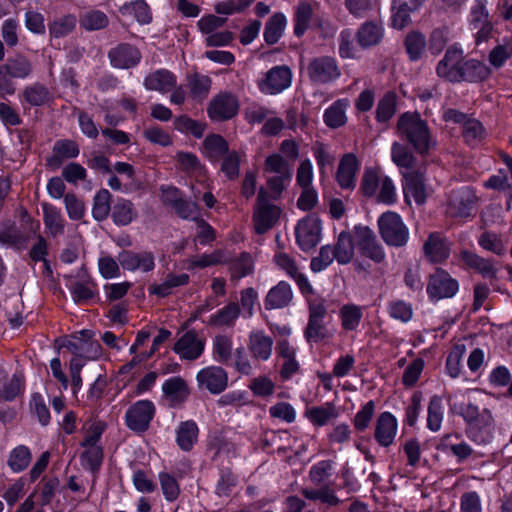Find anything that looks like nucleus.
<instances>
[{
    "label": "nucleus",
    "mask_w": 512,
    "mask_h": 512,
    "mask_svg": "<svg viewBox=\"0 0 512 512\" xmlns=\"http://www.w3.org/2000/svg\"><path fill=\"white\" fill-rule=\"evenodd\" d=\"M397 131L400 138L420 154L427 153L436 145L427 123L417 113L402 114L397 122Z\"/></svg>",
    "instance_id": "f257e3e1"
},
{
    "label": "nucleus",
    "mask_w": 512,
    "mask_h": 512,
    "mask_svg": "<svg viewBox=\"0 0 512 512\" xmlns=\"http://www.w3.org/2000/svg\"><path fill=\"white\" fill-rule=\"evenodd\" d=\"M354 237L350 232L342 231L338 235L335 245L322 246L318 256L311 260V270L316 273L321 272L334 260L339 265L349 264L355 255Z\"/></svg>",
    "instance_id": "f03ea898"
},
{
    "label": "nucleus",
    "mask_w": 512,
    "mask_h": 512,
    "mask_svg": "<svg viewBox=\"0 0 512 512\" xmlns=\"http://www.w3.org/2000/svg\"><path fill=\"white\" fill-rule=\"evenodd\" d=\"M364 195L376 197L378 202L391 205L396 202L397 190L393 180L380 171L367 169L361 182Z\"/></svg>",
    "instance_id": "7ed1b4c3"
},
{
    "label": "nucleus",
    "mask_w": 512,
    "mask_h": 512,
    "mask_svg": "<svg viewBox=\"0 0 512 512\" xmlns=\"http://www.w3.org/2000/svg\"><path fill=\"white\" fill-rule=\"evenodd\" d=\"M379 232L389 246H404L409 239V230L401 216L396 212L387 211L378 219Z\"/></svg>",
    "instance_id": "20e7f679"
},
{
    "label": "nucleus",
    "mask_w": 512,
    "mask_h": 512,
    "mask_svg": "<svg viewBox=\"0 0 512 512\" xmlns=\"http://www.w3.org/2000/svg\"><path fill=\"white\" fill-rule=\"evenodd\" d=\"M280 214V208L270 203L267 192L261 188L258 192L257 205L253 214L255 231L258 234H263L270 230L278 221Z\"/></svg>",
    "instance_id": "39448f33"
},
{
    "label": "nucleus",
    "mask_w": 512,
    "mask_h": 512,
    "mask_svg": "<svg viewBox=\"0 0 512 512\" xmlns=\"http://www.w3.org/2000/svg\"><path fill=\"white\" fill-rule=\"evenodd\" d=\"M63 346L73 355H80L86 360H97L103 355V349L99 342L93 340L91 330H81L75 333Z\"/></svg>",
    "instance_id": "423d86ee"
},
{
    "label": "nucleus",
    "mask_w": 512,
    "mask_h": 512,
    "mask_svg": "<svg viewBox=\"0 0 512 512\" xmlns=\"http://www.w3.org/2000/svg\"><path fill=\"white\" fill-rule=\"evenodd\" d=\"M292 72L288 66H275L257 81L258 89L266 95H276L291 86Z\"/></svg>",
    "instance_id": "0eeeda50"
},
{
    "label": "nucleus",
    "mask_w": 512,
    "mask_h": 512,
    "mask_svg": "<svg viewBox=\"0 0 512 512\" xmlns=\"http://www.w3.org/2000/svg\"><path fill=\"white\" fill-rule=\"evenodd\" d=\"M103 429L99 425H93L87 431L82 442L81 463L84 467L94 471L99 468L103 459V450L99 444Z\"/></svg>",
    "instance_id": "6e6552de"
},
{
    "label": "nucleus",
    "mask_w": 512,
    "mask_h": 512,
    "mask_svg": "<svg viewBox=\"0 0 512 512\" xmlns=\"http://www.w3.org/2000/svg\"><path fill=\"white\" fill-rule=\"evenodd\" d=\"M356 245L359 252L376 263L385 259V252L377 241L375 233L365 225H355L353 228Z\"/></svg>",
    "instance_id": "1a4fd4ad"
},
{
    "label": "nucleus",
    "mask_w": 512,
    "mask_h": 512,
    "mask_svg": "<svg viewBox=\"0 0 512 512\" xmlns=\"http://www.w3.org/2000/svg\"><path fill=\"white\" fill-rule=\"evenodd\" d=\"M310 80L316 84H328L336 81L340 75V69L335 58L321 56L314 58L307 66Z\"/></svg>",
    "instance_id": "9d476101"
},
{
    "label": "nucleus",
    "mask_w": 512,
    "mask_h": 512,
    "mask_svg": "<svg viewBox=\"0 0 512 512\" xmlns=\"http://www.w3.org/2000/svg\"><path fill=\"white\" fill-rule=\"evenodd\" d=\"M459 289L458 282L442 269H437L430 276L427 285V294L431 301H439L453 297Z\"/></svg>",
    "instance_id": "9b49d317"
},
{
    "label": "nucleus",
    "mask_w": 512,
    "mask_h": 512,
    "mask_svg": "<svg viewBox=\"0 0 512 512\" xmlns=\"http://www.w3.org/2000/svg\"><path fill=\"white\" fill-rule=\"evenodd\" d=\"M321 238V222L315 215L301 219L296 226V240L303 251L313 249Z\"/></svg>",
    "instance_id": "f8f14e48"
},
{
    "label": "nucleus",
    "mask_w": 512,
    "mask_h": 512,
    "mask_svg": "<svg viewBox=\"0 0 512 512\" xmlns=\"http://www.w3.org/2000/svg\"><path fill=\"white\" fill-rule=\"evenodd\" d=\"M155 413V406L150 400H139L125 414L126 425L133 431H145Z\"/></svg>",
    "instance_id": "ddd939ff"
},
{
    "label": "nucleus",
    "mask_w": 512,
    "mask_h": 512,
    "mask_svg": "<svg viewBox=\"0 0 512 512\" xmlns=\"http://www.w3.org/2000/svg\"><path fill=\"white\" fill-rule=\"evenodd\" d=\"M462 63V49L451 46L445 52L444 57L439 61L436 67V73L440 78L449 82H460Z\"/></svg>",
    "instance_id": "4468645a"
},
{
    "label": "nucleus",
    "mask_w": 512,
    "mask_h": 512,
    "mask_svg": "<svg viewBox=\"0 0 512 512\" xmlns=\"http://www.w3.org/2000/svg\"><path fill=\"white\" fill-rule=\"evenodd\" d=\"M239 110V101L231 93L222 92L210 101L207 112L211 120L224 121L233 118Z\"/></svg>",
    "instance_id": "2eb2a0df"
},
{
    "label": "nucleus",
    "mask_w": 512,
    "mask_h": 512,
    "mask_svg": "<svg viewBox=\"0 0 512 512\" xmlns=\"http://www.w3.org/2000/svg\"><path fill=\"white\" fill-rule=\"evenodd\" d=\"M196 381L200 389H205L212 394H220L228 385V375L219 366H207L196 375Z\"/></svg>",
    "instance_id": "dca6fc26"
},
{
    "label": "nucleus",
    "mask_w": 512,
    "mask_h": 512,
    "mask_svg": "<svg viewBox=\"0 0 512 512\" xmlns=\"http://www.w3.org/2000/svg\"><path fill=\"white\" fill-rule=\"evenodd\" d=\"M398 433V421L388 412H382L375 423L374 438L381 447L393 445Z\"/></svg>",
    "instance_id": "f3484780"
},
{
    "label": "nucleus",
    "mask_w": 512,
    "mask_h": 512,
    "mask_svg": "<svg viewBox=\"0 0 512 512\" xmlns=\"http://www.w3.org/2000/svg\"><path fill=\"white\" fill-rule=\"evenodd\" d=\"M494 421L490 411L484 409L481 416L475 422H471L467 428V436L476 444H487L493 438Z\"/></svg>",
    "instance_id": "a211bd4d"
},
{
    "label": "nucleus",
    "mask_w": 512,
    "mask_h": 512,
    "mask_svg": "<svg viewBox=\"0 0 512 512\" xmlns=\"http://www.w3.org/2000/svg\"><path fill=\"white\" fill-rule=\"evenodd\" d=\"M118 261L123 269L128 271L140 270L142 272L152 271L155 267V257L152 252L122 251L118 255Z\"/></svg>",
    "instance_id": "6ab92c4d"
},
{
    "label": "nucleus",
    "mask_w": 512,
    "mask_h": 512,
    "mask_svg": "<svg viewBox=\"0 0 512 512\" xmlns=\"http://www.w3.org/2000/svg\"><path fill=\"white\" fill-rule=\"evenodd\" d=\"M360 162L355 154L347 153L340 159L336 180L342 189H353L356 186V175Z\"/></svg>",
    "instance_id": "aec40b11"
},
{
    "label": "nucleus",
    "mask_w": 512,
    "mask_h": 512,
    "mask_svg": "<svg viewBox=\"0 0 512 512\" xmlns=\"http://www.w3.org/2000/svg\"><path fill=\"white\" fill-rule=\"evenodd\" d=\"M205 341L194 331L186 332L174 345V351L181 358L195 360L201 356Z\"/></svg>",
    "instance_id": "412c9836"
},
{
    "label": "nucleus",
    "mask_w": 512,
    "mask_h": 512,
    "mask_svg": "<svg viewBox=\"0 0 512 512\" xmlns=\"http://www.w3.org/2000/svg\"><path fill=\"white\" fill-rule=\"evenodd\" d=\"M403 192L407 202L413 200L418 205L423 204L427 197L423 175L416 171L404 173Z\"/></svg>",
    "instance_id": "4be33fe9"
},
{
    "label": "nucleus",
    "mask_w": 512,
    "mask_h": 512,
    "mask_svg": "<svg viewBox=\"0 0 512 512\" xmlns=\"http://www.w3.org/2000/svg\"><path fill=\"white\" fill-rule=\"evenodd\" d=\"M274 262L278 268L283 270L290 278L294 279L303 294L312 293V286L308 279L299 272L294 259L288 254L278 252L274 256Z\"/></svg>",
    "instance_id": "5701e85b"
},
{
    "label": "nucleus",
    "mask_w": 512,
    "mask_h": 512,
    "mask_svg": "<svg viewBox=\"0 0 512 512\" xmlns=\"http://www.w3.org/2000/svg\"><path fill=\"white\" fill-rule=\"evenodd\" d=\"M111 65L119 69H129L141 60L140 51L129 44H120L109 52Z\"/></svg>",
    "instance_id": "b1692460"
},
{
    "label": "nucleus",
    "mask_w": 512,
    "mask_h": 512,
    "mask_svg": "<svg viewBox=\"0 0 512 512\" xmlns=\"http://www.w3.org/2000/svg\"><path fill=\"white\" fill-rule=\"evenodd\" d=\"M384 27L377 21H366L360 25L356 32L358 45L363 49H368L378 45L384 37Z\"/></svg>",
    "instance_id": "393cba45"
},
{
    "label": "nucleus",
    "mask_w": 512,
    "mask_h": 512,
    "mask_svg": "<svg viewBox=\"0 0 512 512\" xmlns=\"http://www.w3.org/2000/svg\"><path fill=\"white\" fill-rule=\"evenodd\" d=\"M176 83V76L166 69H158L148 74L143 81V85L147 90L157 91L162 94L170 92Z\"/></svg>",
    "instance_id": "a878e982"
},
{
    "label": "nucleus",
    "mask_w": 512,
    "mask_h": 512,
    "mask_svg": "<svg viewBox=\"0 0 512 512\" xmlns=\"http://www.w3.org/2000/svg\"><path fill=\"white\" fill-rule=\"evenodd\" d=\"M248 349L254 359L267 361L272 354L273 340L261 330H254L249 335Z\"/></svg>",
    "instance_id": "bb28decb"
},
{
    "label": "nucleus",
    "mask_w": 512,
    "mask_h": 512,
    "mask_svg": "<svg viewBox=\"0 0 512 512\" xmlns=\"http://www.w3.org/2000/svg\"><path fill=\"white\" fill-rule=\"evenodd\" d=\"M304 415L313 425L322 427L338 418L339 411L333 403L326 402L320 406L307 408Z\"/></svg>",
    "instance_id": "cd10ccee"
},
{
    "label": "nucleus",
    "mask_w": 512,
    "mask_h": 512,
    "mask_svg": "<svg viewBox=\"0 0 512 512\" xmlns=\"http://www.w3.org/2000/svg\"><path fill=\"white\" fill-rule=\"evenodd\" d=\"M165 398L172 404L183 402L189 395V389L184 379L179 376L170 377L162 384Z\"/></svg>",
    "instance_id": "c85d7f7f"
},
{
    "label": "nucleus",
    "mask_w": 512,
    "mask_h": 512,
    "mask_svg": "<svg viewBox=\"0 0 512 512\" xmlns=\"http://www.w3.org/2000/svg\"><path fill=\"white\" fill-rule=\"evenodd\" d=\"M425 253L432 262L439 263L448 258L450 254V245L438 233H432L424 245Z\"/></svg>",
    "instance_id": "c756f323"
},
{
    "label": "nucleus",
    "mask_w": 512,
    "mask_h": 512,
    "mask_svg": "<svg viewBox=\"0 0 512 512\" xmlns=\"http://www.w3.org/2000/svg\"><path fill=\"white\" fill-rule=\"evenodd\" d=\"M293 297L291 287L288 283L280 281L271 288L265 299L266 309H279L287 306Z\"/></svg>",
    "instance_id": "7c9ffc66"
},
{
    "label": "nucleus",
    "mask_w": 512,
    "mask_h": 512,
    "mask_svg": "<svg viewBox=\"0 0 512 512\" xmlns=\"http://www.w3.org/2000/svg\"><path fill=\"white\" fill-rule=\"evenodd\" d=\"M439 448L443 451H450L459 461L468 458L473 452L468 443L460 440L458 434L445 435L439 443Z\"/></svg>",
    "instance_id": "2f4dec72"
},
{
    "label": "nucleus",
    "mask_w": 512,
    "mask_h": 512,
    "mask_svg": "<svg viewBox=\"0 0 512 512\" xmlns=\"http://www.w3.org/2000/svg\"><path fill=\"white\" fill-rule=\"evenodd\" d=\"M228 260V257L222 250H216L208 254H202L183 262V267L188 270L203 269L223 263Z\"/></svg>",
    "instance_id": "473e14b6"
},
{
    "label": "nucleus",
    "mask_w": 512,
    "mask_h": 512,
    "mask_svg": "<svg viewBox=\"0 0 512 512\" xmlns=\"http://www.w3.org/2000/svg\"><path fill=\"white\" fill-rule=\"evenodd\" d=\"M198 439V427L194 421L181 422L176 429V442L183 451L193 448Z\"/></svg>",
    "instance_id": "72a5a7b5"
},
{
    "label": "nucleus",
    "mask_w": 512,
    "mask_h": 512,
    "mask_svg": "<svg viewBox=\"0 0 512 512\" xmlns=\"http://www.w3.org/2000/svg\"><path fill=\"white\" fill-rule=\"evenodd\" d=\"M363 317V307L348 303L343 305L339 310V318L341 326L346 331L356 330Z\"/></svg>",
    "instance_id": "f704fd0d"
},
{
    "label": "nucleus",
    "mask_w": 512,
    "mask_h": 512,
    "mask_svg": "<svg viewBox=\"0 0 512 512\" xmlns=\"http://www.w3.org/2000/svg\"><path fill=\"white\" fill-rule=\"evenodd\" d=\"M349 106L347 99H339L335 101L324 112V122L331 128H338L346 123V109Z\"/></svg>",
    "instance_id": "c9c22d12"
},
{
    "label": "nucleus",
    "mask_w": 512,
    "mask_h": 512,
    "mask_svg": "<svg viewBox=\"0 0 512 512\" xmlns=\"http://www.w3.org/2000/svg\"><path fill=\"white\" fill-rule=\"evenodd\" d=\"M490 73V69L480 61L473 59L463 61L461 68V81H482L487 79Z\"/></svg>",
    "instance_id": "e433bc0d"
},
{
    "label": "nucleus",
    "mask_w": 512,
    "mask_h": 512,
    "mask_svg": "<svg viewBox=\"0 0 512 512\" xmlns=\"http://www.w3.org/2000/svg\"><path fill=\"white\" fill-rule=\"evenodd\" d=\"M460 256L462 261L467 266L477 270L483 277L493 278L495 276L496 268L490 260L481 258L478 255L466 250L462 251Z\"/></svg>",
    "instance_id": "4c0bfd02"
},
{
    "label": "nucleus",
    "mask_w": 512,
    "mask_h": 512,
    "mask_svg": "<svg viewBox=\"0 0 512 512\" xmlns=\"http://www.w3.org/2000/svg\"><path fill=\"white\" fill-rule=\"evenodd\" d=\"M239 315V306L236 303H229L210 315L208 324L214 327L232 326Z\"/></svg>",
    "instance_id": "58836bf2"
},
{
    "label": "nucleus",
    "mask_w": 512,
    "mask_h": 512,
    "mask_svg": "<svg viewBox=\"0 0 512 512\" xmlns=\"http://www.w3.org/2000/svg\"><path fill=\"white\" fill-rule=\"evenodd\" d=\"M228 151V144L220 135H208L203 142V152L211 161H218Z\"/></svg>",
    "instance_id": "ea45409f"
},
{
    "label": "nucleus",
    "mask_w": 512,
    "mask_h": 512,
    "mask_svg": "<svg viewBox=\"0 0 512 512\" xmlns=\"http://www.w3.org/2000/svg\"><path fill=\"white\" fill-rule=\"evenodd\" d=\"M444 418V406L442 399L435 395L431 397L427 409V428L432 432L441 429Z\"/></svg>",
    "instance_id": "a19ab883"
},
{
    "label": "nucleus",
    "mask_w": 512,
    "mask_h": 512,
    "mask_svg": "<svg viewBox=\"0 0 512 512\" xmlns=\"http://www.w3.org/2000/svg\"><path fill=\"white\" fill-rule=\"evenodd\" d=\"M287 20L284 14L276 13L266 23L264 29V38L268 44H275L283 35Z\"/></svg>",
    "instance_id": "79ce46f5"
},
{
    "label": "nucleus",
    "mask_w": 512,
    "mask_h": 512,
    "mask_svg": "<svg viewBox=\"0 0 512 512\" xmlns=\"http://www.w3.org/2000/svg\"><path fill=\"white\" fill-rule=\"evenodd\" d=\"M133 204L126 199H118L112 208V218L117 225H128L136 217Z\"/></svg>",
    "instance_id": "37998d69"
},
{
    "label": "nucleus",
    "mask_w": 512,
    "mask_h": 512,
    "mask_svg": "<svg viewBox=\"0 0 512 512\" xmlns=\"http://www.w3.org/2000/svg\"><path fill=\"white\" fill-rule=\"evenodd\" d=\"M111 194L107 189L99 190L94 196L92 215L97 221L105 220L111 209Z\"/></svg>",
    "instance_id": "c03bdc74"
},
{
    "label": "nucleus",
    "mask_w": 512,
    "mask_h": 512,
    "mask_svg": "<svg viewBox=\"0 0 512 512\" xmlns=\"http://www.w3.org/2000/svg\"><path fill=\"white\" fill-rule=\"evenodd\" d=\"M42 208L46 228L54 236L61 234L63 232L64 225L60 211L50 204H43Z\"/></svg>",
    "instance_id": "a18cd8bd"
},
{
    "label": "nucleus",
    "mask_w": 512,
    "mask_h": 512,
    "mask_svg": "<svg viewBox=\"0 0 512 512\" xmlns=\"http://www.w3.org/2000/svg\"><path fill=\"white\" fill-rule=\"evenodd\" d=\"M345 7L356 18H364L378 10L379 0H345Z\"/></svg>",
    "instance_id": "49530a36"
},
{
    "label": "nucleus",
    "mask_w": 512,
    "mask_h": 512,
    "mask_svg": "<svg viewBox=\"0 0 512 512\" xmlns=\"http://www.w3.org/2000/svg\"><path fill=\"white\" fill-rule=\"evenodd\" d=\"M387 309L392 319L402 323H408L414 314L412 305L400 299L390 301Z\"/></svg>",
    "instance_id": "de8ad7c7"
},
{
    "label": "nucleus",
    "mask_w": 512,
    "mask_h": 512,
    "mask_svg": "<svg viewBox=\"0 0 512 512\" xmlns=\"http://www.w3.org/2000/svg\"><path fill=\"white\" fill-rule=\"evenodd\" d=\"M189 281V276L187 274H169L163 283L159 285H154L151 287V292L158 296H167L171 293V290L175 287L186 285Z\"/></svg>",
    "instance_id": "09e8293b"
},
{
    "label": "nucleus",
    "mask_w": 512,
    "mask_h": 512,
    "mask_svg": "<svg viewBox=\"0 0 512 512\" xmlns=\"http://www.w3.org/2000/svg\"><path fill=\"white\" fill-rule=\"evenodd\" d=\"M30 461V450L26 446L20 445L11 451L8 466L13 472H21L28 467Z\"/></svg>",
    "instance_id": "8fccbe9b"
},
{
    "label": "nucleus",
    "mask_w": 512,
    "mask_h": 512,
    "mask_svg": "<svg viewBox=\"0 0 512 512\" xmlns=\"http://www.w3.org/2000/svg\"><path fill=\"white\" fill-rule=\"evenodd\" d=\"M233 342L231 337L218 335L213 340V358L217 362L225 363L232 355Z\"/></svg>",
    "instance_id": "3c124183"
},
{
    "label": "nucleus",
    "mask_w": 512,
    "mask_h": 512,
    "mask_svg": "<svg viewBox=\"0 0 512 512\" xmlns=\"http://www.w3.org/2000/svg\"><path fill=\"white\" fill-rule=\"evenodd\" d=\"M411 9L408 4L403 0H394L392 4V26L396 29L405 28L411 21Z\"/></svg>",
    "instance_id": "603ef678"
},
{
    "label": "nucleus",
    "mask_w": 512,
    "mask_h": 512,
    "mask_svg": "<svg viewBox=\"0 0 512 512\" xmlns=\"http://www.w3.org/2000/svg\"><path fill=\"white\" fill-rule=\"evenodd\" d=\"M2 68L9 73L10 77L21 79L26 78L32 70L30 62L23 57H17L13 60H9L7 64L2 66Z\"/></svg>",
    "instance_id": "864d4df0"
},
{
    "label": "nucleus",
    "mask_w": 512,
    "mask_h": 512,
    "mask_svg": "<svg viewBox=\"0 0 512 512\" xmlns=\"http://www.w3.org/2000/svg\"><path fill=\"white\" fill-rule=\"evenodd\" d=\"M395 110L396 96L394 93L388 92L378 103L376 118L379 122H386L394 115Z\"/></svg>",
    "instance_id": "5fc2aeb1"
},
{
    "label": "nucleus",
    "mask_w": 512,
    "mask_h": 512,
    "mask_svg": "<svg viewBox=\"0 0 512 512\" xmlns=\"http://www.w3.org/2000/svg\"><path fill=\"white\" fill-rule=\"evenodd\" d=\"M450 410L460 415L468 426H470L471 422H475L480 418L481 411H479L478 407L470 402H455L450 406Z\"/></svg>",
    "instance_id": "6e6d98bb"
},
{
    "label": "nucleus",
    "mask_w": 512,
    "mask_h": 512,
    "mask_svg": "<svg viewBox=\"0 0 512 512\" xmlns=\"http://www.w3.org/2000/svg\"><path fill=\"white\" fill-rule=\"evenodd\" d=\"M189 87L191 96L194 99L202 100L211 88V79L205 75H195L190 78Z\"/></svg>",
    "instance_id": "4d7b16f0"
},
{
    "label": "nucleus",
    "mask_w": 512,
    "mask_h": 512,
    "mask_svg": "<svg viewBox=\"0 0 512 512\" xmlns=\"http://www.w3.org/2000/svg\"><path fill=\"white\" fill-rule=\"evenodd\" d=\"M158 478L165 499L169 502L176 500L180 493L177 480L167 472H160Z\"/></svg>",
    "instance_id": "13d9d810"
},
{
    "label": "nucleus",
    "mask_w": 512,
    "mask_h": 512,
    "mask_svg": "<svg viewBox=\"0 0 512 512\" xmlns=\"http://www.w3.org/2000/svg\"><path fill=\"white\" fill-rule=\"evenodd\" d=\"M490 22L489 13L484 0H477L471 8L469 26L471 30Z\"/></svg>",
    "instance_id": "bf43d9fd"
},
{
    "label": "nucleus",
    "mask_w": 512,
    "mask_h": 512,
    "mask_svg": "<svg viewBox=\"0 0 512 512\" xmlns=\"http://www.w3.org/2000/svg\"><path fill=\"white\" fill-rule=\"evenodd\" d=\"M24 391V381L20 375H13L0 389V396L7 400L12 401Z\"/></svg>",
    "instance_id": "052dcab7"
},
{
    "label": "nucleus",
    "mask_w": 512,
    "mask_h": 512,
    "mask_svg": "<svg viewBox=\"0 0 512 512\" xmlns=\"http://www.w3.org/2000/svg\"><path fill=\"white\" fill-rule=\"evenodd\" d=\"M465 353L463 345L454 347L446 361V372L451 378H457L461 372V362Z\"/></svg>",
    "instance_id": "680f3d73"
},
{
    "label": "nucleus",
    "mask_w": 512,
    "mask_h": 512,
    "mask_svg": "<svg viewBox=\"0 0 512 512\" xmlns=\"http://www.w3.org/2000/svg\"><path fill=\"white\" fill-rule=\"evenodd\" d=\"M26 480L19 478L9 483L2 497L9 506H13L25 494Z\"/></svg>",
    "instance_id": "e2e57ef3"
},
{
    "label": "nucleus",
    "mask_w": 512,
    "mask_h": 512,
    "mask_svg": "<svg viewBox=\"0 0 512 512\" xmlns=\"http://www.w3.org/2000/svg\"><path fill=\"white\" fill-rule=\"evenodd\" d=\"M375 413L374 401H368L364 404L360 410L356 413L353 424L355 429L358 431H364L368 428Z\"/></svg>",
    "instance_id": "0e129e2a"
},
{
    "label": "nucleus",
    "mask_w": 512,
    "mask_h": 512,
    "mask_svg": "<svg viewBox=\"0 0 512 512\" xmlns=\"http://www.w3.org/2000/svg\"><path fill=\"white\" fill-rule=\"evenodd\" d=\"M272 418L279 419L286 423H293L296 419V410L287 402H278L269 408Z\"/></svg>",
    "instance_id": "69168bd1"
},
{
    "label": "nucleus",
    "mask_w": 512,
    "mask_h": 512,
    "mask_svg": "<svg viewBox=\"0 0 512 512\" xmlns=\"http://www.w3.org/2000/svg\"><path fill=\"white\" fill-rule=\"evenodd\" d=\"M393 162L401 168H410L413 164V154L402 144L395 142L391 148Z\"/></svg>",
    "instance_id": "338daca9"
},
{
    "label": "nucleus",
    "mask_w": 512,
    "mask_h": 512,
    "mask_svg": "<svg viewBox=\"0 0 512 512\" xmlns=\"http://www.w3.org/2000/svg\"><path fill=\"white\" fill-rule=\"evenodd\" d=\"M332 470L333 462L329 460H323L311 467L309 476L313 483L322 484L331 476Z\"/></svg>",
    "instance_id": "774afa93"
}]
</instances>
